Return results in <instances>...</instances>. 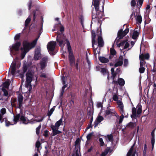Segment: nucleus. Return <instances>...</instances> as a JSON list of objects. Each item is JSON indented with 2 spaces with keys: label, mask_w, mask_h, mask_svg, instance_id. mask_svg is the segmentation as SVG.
<instances>
[{
  "label": "nucleus",
  "mask_w": 156,
  "mask_h": 156,
  "mask_svg": "<svg viewBox=\"0 0 156 156\" xmlns=\"http://www.w3.org/2000/svg\"><path fill=\"white\" fill-rule=\"evenodd\" d=\"M57 43H59V45L62 48L65 44V41H66L67 48L69 53V58L70 64L72 65L74 64L75 58L73 52L72 51L70 43L68 40L66 39L65 37L62 34H58L56 38Z\"/></svg>",
  "instance_id": "nucleus-1"
},
{
  "label": "nucleus",
  "mask_w": 156,
  "mask_h": 156,
  "mask_svg": "<svg viewBox=\"0 0 156 156\" xmlns=\"http://www.w3.org/2000/svg\"><path fill=\"white\" fill-rule=\"evenodd\" d=\"M92 34V47L94 50V54H97V49L98 47H102L104 45V41L101 36V29L100 32H98L97 34L98 36V45H97L96 41H95L96 35L95 32L94 31H91Z\"/></svg>",
  "instance_id": "nucleus-2"
},
{
  "label": "nucleus",
  "mask_w": 156,
  "mask_h": 156,
  "mask_svg": "<svg viewBox=\"0 0 156 156\" xmlns=\"http://www.w3.org/2000/svg\"><path fill=\"white\" fill-rule=\"evenodd\" d=\"M38 38L35 39L31 43H29L27 41H24L23 43V48H21L22 53L21 55L22 59H23L26 53L32 48L35 46L37 41Z\"/></svg>",
  "instance_id": "nucleus-3"
},
{
  "label": "nucleus",
  "mask_w": 156,
  "mask_h": 156,
  "mask_svg": "<svg viewBox=\"0 0 156 156\" xmlns=\"http://www.w3.org/2000/svg\"><path fill=\"white\" fill-rule=\"evenodd\" d=\"M20 119V120L24 124H27L29 122V120L27 118L24 117L23 115H21L18 114L15 116H14V119L13 121L14 123H11L9 121H6L5 124L7 126H8L10 125H13L16 124L18 121Z\"/></svg>",
  "instance_id": "nucleus-4"
},
{
  "label": "nucleus",
  "mask_w": 156,
  "mask_h": 156,
  "mask_svg": "<svg viewBox=\"0 0 156 156\" xmlns=\"http://www.w3.org/2000/svg\"><path fill=\"white\" fill-rule=\"evenodd\" d=\"M26 81L25 84V87L28 88L29 92L31 91L32 86L30 85V83L34 78V72L33 71H28L26 74Z\"/></svg>",
  "instance_id": "nucleus-5"
},
{
  "label": "nucleus",
  "mask_w": 156,
  "mask_h": 156,
  "mask_svg": "<svg viewBox=\"0 0 156 156\" xmlns=\"http://www.w3.org/2000/svg\"><path fill=\"white\" fill-rule=\"evenodd\" d=\"M130 41L128 40H126L117 44L118 47H121L123 49H125L128 48L127 50H129L134 45V42L131 41V46L129 45Z\"/></svg>",
  "instance_id": "nucleus-6"
},
{
  "label": "nucleus",
  "mask_w": 156,
  "mask_h": 156,
  "mask_svg": "<svg viewBox=\"0 0 156 156\" xmlns=\"http://www.w3.org/2000/svg\"><path fill=\"white\" fill-rule=\"evenodd\" d=\"M20 45V43L18 42L13 44L12 46L9 47L10 50V54L11 55L12 54L15 55L17 53V52L19 50V48Z\"/></svg>",
  "instance_id": "nucleus-7"
},
{
  "label": "nucleus",
  "mask_w": 156,
  "mask_h": 156,
  "mask_svg": "<svg viewBox=\"0 0 156 156\" xmlns=\"http://www.w3.org/2000/svg\"><path fill=\"white\" fill-rule=\"evenodd\" d=\"M149 58V55L148 53H146L144 54H140L139 58L140 60V66L144 67L145 65L146 62L145 59H147Z\"/></svg>",
  "instance_id": "nucleus-8"
},
{
  "label": "nucleus",
  "mask_w": 156,
  "mask_h": 156,
  "mask_svg": "<svg viewBox=\"0 0 156 156\" xmlns=\"http://www.w3.org/2000/svg\"><path fill=\"white\" fill-rule=\"evenodd\" d=\"M17 60V58H16L13 61L10 66V69L11 71L10 73H9V76L12 75V76H15L16 74V64L17 62L16 61Z\"/></svg>",
  "instance_id": "nucleus-9"
},
{
  "label": "nucleus",
  "mask_w": 156,
  "mask_h": 156,
  "mask_svg": "<svg viewBox=\"0 0 156 156\" xmlns=\"http://www.w3.org/2000/svg\"><path fill=\"white\" fill-rule=\"evenodd\" d=\"M104 15L102 12L99 11V12L96 11V14H93L92 15V19H97L98 20V22L100 23L101 21L100 19H101L103 16Z\"/></svg>",
  "instance_id": "nucleus-10"
},
{
  "label": "nucleus",
  "mask_w": 156,
  "mask_h": 156,
  "mask_svg": "<svg viewBox=\"0 0 156 156\" xmlns=\"http://www.w3.org/2000/svg\"><path fill=\"white\" fill-rule=\"evenodd\" d=\"M136 142L135 141L133 145L131 147V148L128 152L126 156H135L136 153Z\"/></svg>",
  "instance_id": "nucleus-11"
},
{
  "label": "nucleus",
  "mask_w": 156,
  "mask_h": 156,
  "mask_svg": "<svg viewBox=\"0 0 156 156\" xmlns=\"http://www.w3.org/2000/svg\"><path fill=\"white\" fill-rule=\"evenodd\" d=\"M56 43L55 41H52L49 42L47 45V48L49 51H53L55 49Z\"/></svg>",
  "instance_id": "nucleus-12"
},
{
  "label": "nucleus",
  "mask_w": 156,
  "mask_h": 156,
  "mask_svg": "<svg viewBox=\"0 0 156 156\" xmlns=\"http://www.w3.org/2000/svg\"><path fill=\"white\" fill-rule=\"evenodd\" d=\"M48 60V58L47 56L44 57L42 58L40 62L41 68V69H44L46 66Z\"/></svg>",
  "instance_id": "nucleus-13"
},
{
  "label": "nucleus",
  "mask_w": 156,
  "mask_h": 156,
  "mask_svg": "<svg viewBox=\"0 0 156 156\" xmlns=\"http://www.w3.org/2000/svg\"><path fill=\"white\" fill-rule=\"evenodd\" d=\"M62 118H61L59 120L57 121L55 125H51V128L52 130H55V129H58L59 126L62 123Z\"/></svg>",
  "instance_id": "nucleus-14"
},
{
  "label": "nucleus",
  "mask_w": 156,
  "mask_h": 156,
  "mask_svg": "<svg viewBox=\"0 0 156 156\" xmlns=\"http://www.w3.org/2000/svg\"><path fill=\"white\" fill-rule=\"evenodd\" d=\"M129 32L128 28H126L123 31L122 30H120L118 33V36L120 38H122L125 36Z\"/></svg>",
  "instance_id": "nucleus-15"
},
{
  "label": "nucleus",
  "mask_w": 156,
  "mask_h": 156,
  "mask_svg": "<svg viewBox=\"0 0 156 156\" xmlns=\"http://www.w3.org/2000/svg\"><path fill=\"white\" fill-rule=\"evenodd\" d=\"M40 51L41 49L40 47L37 48L35 49L34 56V59L35 60H38L41 57Z\"/></svg>",
  "instance_id": "nucleus-16"
},
{
  "label": "nucleus",
  "mask_w": 156,
  "mask_h": 156,
  "mask_svg": "<svg viewBox=\"0 0 156 156\" xmlns=\"http://www.w3.org/2000/svg\"><path fill=\"white\" fill-rule=\"evenodd\" d=\"M23 100V96L20 94H19L17 97L18 106L20 109L22 106Z\"/></svg>",
  "instance_id": "nucleus-17"
},
{
  "label": "nucleus",
  "mask_w": 156,
  "mask_h": 156,
  "mask_svg": "<svg viewBox=\"0 0 156 156\" xmlns=\"http://www.w3.org/2000/svg\"><path fill=\"white\" fill-rule=\"evenodd\" d=\"M123 58L122 56H120L119 59L116 60L115 63L114 64V66L115 67H117L121 66L123 64Z\"/></svg>",
  "instance_id": "nucleus-18"
},
{
  "label": "nucleus",
  "mask_w": 156,
  "mask_h": 156,
  "mask_svg": "<svg viewBox=\"0 0 156 156\" xmlns=\"http://www.w3.org/2000/svg\"><path fill=\"white\" fill-rule=\"evenodd\" d=\"M104 119V118L100 115L98 116L94 122V127L95 128Z\"/></svg>",
  "instance_id": "nucleus-19"
},
{
  "label": "nucleus",
  "mask_w": 156,
  "mask_h": 156,
  "mask_svg": "<svg viewBox=\"0 0 156 156\" xmlns=\"http://www.w3.org/2000/svg\"><path fill=\"white\" fill-rule=\"evenodd\" d=\"M100 2L102 3L101 2H100V0H94L93 2V4L94 6L95 9L97 12V11L99 12V5Z\"/></svg>",
  "instance_id": "nucleus-20"
},
{
  "label": "nucleus",
  "mask_w": 156,
  "mask_h": 156,
  "mask_svg": "<svg viewBox=\"0 0 156 156\" xmlns=\"http://www.w3.org/2000/svg\"><path fill=\"white\" fill-rule=\"evenodd\" d=\"M155 129H154L151 133V144H152V150L154 148L155 143V135L154 132Z\"/></svg>",
  "instance_id": "nucleus-21"
},
{
  "label": "nucleus",
  "mask_w": 156,
  "mask_h": 156,
  "mask_svg": "<svg viewBox=\"0 0 156 156\" xmlns=\"http://www.w3.org/2000/svg\"><path fill=\"white\" fill-rule=\"evenodd\" d=\"M132 114L131 115V117L133 121L136 119V108L133 107L132 109Z\"/></svg>",
  "instance_id": "nucleus-22"
},
{
  "label": "nucleus",
  "mask_w": 156,
  "mask_h": 156,
  "mask_svg": "<svg viewBox=\"0 0 156 156\" xmlns=\"http://www.w3.org/2000/svg\"><path fill=\"white\" fill-rule=\"evenodd\" d=\"M105 113L107 115H111L117 116V114L113 109L107 110L105 111Z\"/></svg>",
  "instance_id": "nucleus-23"
},
{
  "label": "nucleus",
  "mask_w": 156,
  "mask_h": 156,
  "mask_svg": "<svg viewBox=\"0 0 156 156\" xmlns=\"http://www.w3.org/2000/svg\"><path fill=\"white\" fill-rule=\"evenodd\" d=\"M117 103L118 108H119L120 113H123V110H124V106L121 100H119Z\"/></svg>",
  "instance_id": "nucleus-24"
},
{
  "label": "nucleus",
  "mask_w": 156,
  "mask_h": 156,
  "mask_svg": "<svg viewBox=\"0 0 156 156\" xmlns=\"http://www.w3.org/2000/svg\"><path fill=\"white\" fill-rule=\"evenodd\" d=\"M105 137L107 142H111L112 144V142L113 141V136L112 134L108 135L107 136H105Z\"/></svg>",
  "instance_id": "nucleus-25"
},
{
  "label": "nucleus",
  "mask_w": 156,
  "mask_h": 156,
  "mask_svg": "<svg viewBox=\"0 0 156 156\" xmlns=\"http://www.w3.org/2000/svg\"><path fill=\"white\" fill-rule=\"evenodd\" d=\"M136 126V124L135 122H130L126 125V128L132 129L135 127Z\"/></svg>",
  "instance_id": "nucleus-26"
},
{
  "label": "nucleus",
  "mask_w": 156,
  "mask_h": 156,
  "mask_svg": "<svg viewBox=\"0 0 156 156\" xmlns=\"http://www.w3.org/2000/svg\"><path fill=\"white\" fill-rule=\"evenodd\" d=\"M1 113L0 112V121L1 122H2L3 121L2 119L3 117V115L5 113L6 110L4 108H2L0 111Z\"/></svg>",
  "instance_id": "nucleus-27"
},
{
  "label": "nucleus",
  "mask_w": 156,
  "mask_h": 156,
  "mask_svg": "<svg viewBox=\"0 0 156 156\" xmlns=\"http://www.w3.org/2000/svg\"><path fill=\"white\" fill-rule=\"evenodd\" d=\"M99 60L102 63H106L108 62L109 59L104 57H100L99 58Z\"/></svg>",
  "instance_id": "nucleus-28"
},
{
  "label": "nucleus",
  "mask_w": 156,
  "mask_h": 156,
  "mask_svg": "<svg viewBox=\"0 0 156 156\" xmlns=\"http://www.w3.org/2000/svg\"><path fill=\"white\" fill-rule=\"evenodd\" d=\"M118 82L119 84L121 86H123L125 83L124 80L122 78H118Z\"/></svg>",
  "instance_id": "nucleus-29"
},
{
  "label": "nucleus",
  "mask_w": 156,
  "mask_h": 156,
  "mask_svg": "<svg viewBox=\"0 0 156 156\" xmlns=\"http://www.w3.org/2000/svg\"><path fill=\"white\" fill-rule=\"evenodd\" d=\"M101 71L104 75H107V78L108 80L109 78V73L108 71L105 69L104 68H102L101 69Z\"/></svg>",
  "instance_id": "nucleus-30"
},
{
  "label": "nucleus",
  "mask_w": 156,
  "mask_h": 156,
  "mask_svg": "<svg viewBox=\"0 0 156 156\" xmlns=\"http://www.w3.org/2000/svg\"><path fill=\"white\" fill-rule=\"evenodd\" d=\"M112 99L114 101H117V102H118V101H119V100H118V94H113Z\"/></svg>",
  "instance_id": "nucleus-31"
},
{
  "label": "nucleus",
  "mask_w": 156,
  "mask_h": 156,
  "mask_svg": "<svg viewBox=\"0 0 156 156\" xmlns=\"http://www.w3.org/2000/svg\"><path fill=\"white\" fill-rule=\"evenodd\" d=\"M143 2V0H138V1H137V8L140 9L142 5Z\"/></svg>",
  "instance_id": "nucleus-32"
},
{
  "label": "nucleus",
  "mask_w": 156,
  "mask_h": 156,
  "mask_svg": "<svg viewBox=\"0 0 156 156\" xmlns=\"http://www.w3.org/2000/svg\"><path fill=\"white\" fill-rule=\"evenodd\" d=\"M142 21V18L141 16L138 15L137 16V23L140 24Z\"/></svg>",
  "instance_id": "nucleus-33"
},
{
  "label": "nucleus",
  "mask_w": 156,
  "mask_h": 156,
  "mask_svg": "<svg viewBox=\"0 0 156 156\" xmlns=\"http://www.w3.org/2000/svg\"><path fill=\"white\" fill-rule=\"evenodd\" d=\"M2 90L4 92L3 95L6 97H8V93L7 90L3 87H2Z\"/></svg>",
  "instance_id": "nucleus-34"
},
{
  "label": "nucleus",
  "mask_w": 156,
  "mask_h": 156,
  "mask_svg": "<svg viewBox=\"0 0 156 156\" xmlns=\"http://www.w3.org/2000/svg\"><path fill=\"white\" fill-rule=\"evenodd\" d=\"M145 68L144 67L140 66L139 69V71L140 73H144L145 71Z\"/></svg>",
  "instance_id": "nucleus-35"
},
{
  "label": "nucleus",
  "mask_w": 156,
  "mask_h": 156,
  "mask_svg": "<svg viewBox=\"0 0 156 156\" xmlns=\"http://www.w3.org/2000/svg\"><path fill=\"white\" fill-rule=\"evenodd\" d=\"M121 114V115L119 117V124H121L122 123L123 119L124 117V116H123V113H120Z\"/></svg>",
  "instance_id": "nucleus-36"
},
{
  "label": "nucleus",
  "mask_w": 156,
  "mask_h": 156,
  "mask_svg": "<svg viewBox=\"0 0 156 156\" xmlns=\"http://www.w3.org/2000/svg\"><path fill=\"white\" fill-rule=\"evenodd\" d=\"M61 133V131L58 129H55V130H52L53 136H55L57 134H59Z\"/></svg>",
  "instance_id": "nucleus-37"
},
{
  "label": "nucleus",
  "mask_w": 156,
  "mask_h": 156,
  "mask_svg": "<svg viewBox=\"0 0 156 156\" xmlns=\"http://www.w3.org/2000/svg\"><path fill=\"white\" fill-rule=\"evenodd\" d=\"M137 108L138 109L137 110V115H139L141 113L142 111V108L141 106L139 105L138 106L137 105Z\"/></svg>",
  "instance_id": "nucleus-38"
},
{
  "label": "nucleus",
  "mask_w": 156,
  "mask_h": 156,
  "mask_svg": "<svg viewBox=\"0 0 156 156\" xmlns=\"http://www.w3.org/2000/svg\"><path fill=\"white\" fill-rule=\"evenodd\" d=\"M30 20L31 19L30 16L27 18L25 21V27L27 26L28 24L30 22Z\"/></svg>",
  "instance_id": "nucleus-39"
},
{
  "label": "nucleus",
  "mask_w": 156,
  "mask_h": 156,
  "mask_svg": "<svg viewBox=\"0 0 156 156\" xmlns=\"http://www.w3.org/2000/svg\"><path fill=\"white\" fill-rule=\"evenodd\" d=\"M9 83L8 82H5L3 83V88H9Z\"/></svg>",
  "instance_id": "nucleus-40"
},
{
  "label": "nucleus",
  "mask_w": 156,
  "mask_h": 156,
  "mask_svg": "<svg viewBox=\"0 0 156 156\" xmlns=\"http://www.w3.org/2000/svg\"><path fill=\"white\" fill-rule=\"evenodd\" d=\"M43 118L41 117H37L35 119H34V122L35 121L36 122H41L43 121Z\"/></svg>",
  "instance_id": "nucleus-41"
},
{
  "label": "nucleus",
  "mask_w": 156,
  "mask_h": 156,
  "mask_svg": "<svg viewBox=\"0 0 156 156\" xmlns=\"http://www.w3.org/2000/svg\"><path fill=\"white\" fill-rule=\"evenodd\" d=\"M131 35L133 39H136V31H135L133 33L131 34Z\"/></svg>",
  "instance_id": "nucleus-42"
},
{
  "label": "nucleus",
  "mask_w": 156,
  "mask_h": 156,
  "mask_svg": "<svg viewBox=\"0 0 156 156\" xmlns=\"http://www.w3.org/2000/svg\"><path fill=\"white\" fill-rule=\"evenodd\" d=\"M108 149H106L105 151L102 153L100 156H105L108 153L109 151Z\"/></svg>",
  "instance_id": "nucleus-43"
},
{
  "label": "nucleus",
  "mask_w": 156,
  "mask_h": 156,
  "mask_svg": "<svg viewBox=\"0 0 156 156\" xmlns=\"http://www.w3.org/2000/svg\"><path fill=\"white\" fill-rule=\"evenodd\" d=\"M54 110V109L53 108H51L48 113V116L50 117L53 113Z\"/></svg>",
  "instance_id": "nucleus-44"
},
{
  "label": "nucleus",
  "mask_w": 156,
  "mask_h": 156,
  "mask_svg": "<svg viewBox=\"0 0 156 156\" xmlns=\"http://www.w3.org/2000/svg\"><path fill=\"white\" fill-rule=\"evenodd\" d=\"M99 141L100 143V145L101 146H103L105 144L103 141V139L102 138H99Z\"/></svg>",
  "instance_id": "nucleus-45"
},
{
  "label": "nucleus",
  "mask_w": 156,
  "mask_h": 156,
  "mask_svg": "<svg viewBox=\"0 0 156 156\" xmlns=\"http://www.w3.org/2000/svg\"><path fill=\"white\" fill-rule=\"evenodd\" d=\"M41 125H40L36 129V133L37 135H38L39 134L40 130L41 128Z\"/></svg>",
  "instance_id": "nucleus-46"
},
{
  "label": "nucleus",
  "mask_w": 156,
  "mask_h": 156,
  "mask_svg": "<svg viewBox=\"0 0 156 156\" xmlns=\"http://www.w3.org/2000/svg\"><path fill=\"white\" fill-rule=\"evenodd\" d=\"M41 145V143L40 142L37 141L36 144V147L37 148V150H38L39 148Z\"/></svg>",
  "instance_id": "nucleus-47"
},
{
  "label": "nucleus",
  "mask_w": 156,
  "mask_h": 156,
  "mask_svg": "<svg viewBox=\"0 0 156 156\" xmlns=\"http://www.w3.org/2000/svg\"><path fill=\"white\" fill-rule=\"evenodd\" d=\"M147 146L146 144H145L144 149V156H146V151H147Z\"/></svg>",
  "instance_id": "nucleus-48"
},
{
  "label": "nucleus",
  "mask_w": 156,
  "mask_h": 156,
  "mask_svg": "<svg viewBox=\"0 0 156 156\" xmlns=\"http://www.w3.org/2000/svg\"><path fill=\"white\" fill-rule=\"evenodd\" d=\"M128 64V61L127 59H125L124 60V65L125 66H127Z\"/></svg>",
  "instance_id": "nucleus-49"
},
{
  "label": "nucleus",
  "mask_w": 156,
  "mask_h": 156,
  "mask_svg": "<svg viewBox=\"0 0 156 156\" xmlns=\"http://www.w3.org/2000/svg\"><path fill=\"white\" fill-rule=\"evenodd\" d=\"M115 51L113 48H111L110 49V53L112 55H114L116 54Z\"/></svg>",
  "instance_id": "nucleus-50"
},
{
  "label": "nucleus",
  "mask_w": 156,
  "mask_h": 156,
  "mask_svg": "<svg viewBox=\"0 0 156 156\" xmlns=\"http://www.w3.org/2000/svg\"><path fill=\"white\" fill-rule=\"evenodd\" d=\"M20 37V34H17L15 35V36L14 37V40H18L19 39Z\"/></svg>",
  "instance_id": "nucleus-51"
},
{
  "label": "nucleus",
  "mask_w": 156,
  "mask_h": 156,
  "mask_svg": "<svg viewBox=\"0 0 156 156\" xmlns=\"http://www.w3.org/2000/svg\"><path fill=\"white\" fill-rule=\"evenodd\" d=\"M62 83L63 84H64L66 83V78L64 76H63L62 77Z\"/></svg>",
  "instance_id": "nucleus-52"
},
{
  "label": "nucleus",
  "mask_w": 156,
  "mask_h": 156,
  "mask_svg": "<svg viewBox=\"0 0 156 156\" xmlns=\"http://www.w3.org/2000/svg\"><path fill=\"white\" fill-rule=\"evenodd\" d=\"M92 133H91L87 135V138L88 140H89L90 139L92 135Z\"/></svg>",
  "instance_id": "nucleus-53"
},
{
  "label": "nucleus",
  "mask_w": 156,
  "mask_h": 156,
  "mask_svg": "<svg viewBox=\"0 0 156 156\" xmlns=\"http://www.w3.org/2000/svg\"><path fill=\"white\" fill-rule=\"evenodd\" d=\"M86 59L87 61V62L88 64L89 65H90V60L88 58V57L87 53L86 54Z\"/></svg>",
  "instance_id": "nucleus-54"
},
{
  "label": "nucleus",
  "mask_w": 156,
  "mask_h": 156,
  "mask_svg": "<svg viewBox=\"0 0 156 156\" xmlns=\"http://www.w3.org/2000/svg\"><path fill=\"white\" fill-rule=\"evenodd\" d=\"M111 73L112 75L111 76V78H112L113 80L116 76V73Z\"/></svg>",
  "instance_id": "nucleus-55"
},
{
  "label": "nucleus",
  "mask_w": 156,
  "mask_h": 156,
  "mask_svg": "<svg viewBox=\"0 0 156 156\" xmlns=\"http://www.w3.org/2000/svg\"><path fill=\"white\" fill-rule=\"evenodd\" d=\"M131 5L132 6H134L136 4L135 0H132L131 3Z\"/></svg>",
  "instance_id": "nucleus-56"
},
{
  "label": "nucleus",
  "mask_w": 156,
  "mask_h": 156,
  "mask_svg": "<svg viewBox=\"0 0 156 156\" xmlns=\"http://www.w3.org/2000/svg\"><path fill=\"white\" fill-rule=\"evenodd\" d=\"M60 31L61 32H63L64 31V28L60 23Z\"/></svg>",
  "instance_id": "nucleus-57"
},
{
  "label": "nucleus",
  "mask_w": 156,
  "mask_h": 156,
  "mask_svg": "<svg viewBox=\"0 0 156 156\" xmlns=\"http://www.w3.org/2000/svg\"><path fill=\"white\" fill-rule=\"evenodd\" d=\"M32 4V1L30 0L29 1L28 4V9L29 10H30L31 9V7Z\"/></svg>",
  "instance_id": "nucleus-58"
},
{
  "label": "nucleus",
  "mask_w": 156,
  "mask_h": 156,
  "mask_svg": "<svg viewBox=\"0 0 156 156\" xmlns=\"http://www.w3.org/2000/svg\"><path fill=\"white\" fill-rule=\"evenodd\" d=\"M67 87V85H65L62 87V94L64 92L65 88Z\"/></svg>",
  "instance_id": "nucleus-59"
},
{
  "label": "nucleus",
  "mask_w": 156,
  "mask_h": 156,
  "mask_svg": "<svg viewBox=\"0 0 156 156\" xmlns=\"http://www.w3.org/2000/svg\"><path fill=\"white\" fill-rule=\"evenodd\" d=\"M23 73H25L27 71V68L26 66H23Z\"/></svg>",
  "instance_id": "nucleus-60"
},
{
  "label": "nucleus",
  "mask_w": 156,
  "mask_h": 156,
  "mask_svg": "<svg viewBox=\"0 0 156 156\" xmlns=\"http://www.w3.org/2000/svg\"><path fill=\"white\" fill-rule=\"evenodd\" d=\"M79 144V140H77L75 142V145L78 146Z\"/></svg>",
  "instance_id": "nucleus-61"
},
{
  "label": "nucleus",
  "mask_w": 156,
  "mask_h": 156,
  "mask_svg": "<svg viewBox=\"0 0 156 156\" xmlns=\"http://www.w3.org/2000/svg\"><path fill=\"white\" fill-rule=\"evenodd\" d=\"M123 116L125 118H127L128 117V114L127 113H126V114L124 112V110H123Z\"/></svg>",
  "instance_id": "nucleus-62"
},
{
  "label": "nucleus",
  "mask_w": 156,
  "mask_h": 156,
  "mask_svg": "<svg viewBox=\"0 0 156 156\" xmlns=\"http://www.w3.org/2000/svg\"><path fill=\"white\" fill-rule=\"evenodd\" d=\"M97 106L98 108H100L102 107V104L101 102H98L97 104Z\"/></svg>",
  "instance_id": "nucleus-63"
},
{
  "label": "nucleus",
  "mask_w": 156,
  "mask_h": 156,
  "mask_svg": "<svg viewBox=\"0 0 156 156\" xmlns=\"http://www.w3.org/2000/svg\"><path fill=\"white\" fill-rule=\"evenodd\" d=\"M74 104V102L73 100H71L69 102V105L71 106H72Z\"/></svg>",
  "instance_id": "nucleus-64"
}]
</instances>
